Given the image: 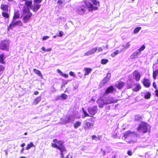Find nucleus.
<instances>
[{
    "label": "nucleus",
    "mask_w": 158,
    "mask_h": 158,
    "mask_svg": "<svg viewBox=\"0 0 158 158\" xmlns=\"http://www.w3.org/2000/svg\"><path fill=\"white\" fill-rule=\"evenodd\" d=\"M63 34V32L62 31H60L59 32V35H58L57 36L58 37H61L62 36Z\"/></svg>",
    "instance_id": "nucleus-47"
},
{
    "label": "nucleus",
    "mask_w": 158,
    "mask_h": 158,
    "mask_svg": "<svg viewBox=\"0 0 158 158\" xmlns=\"http://www.w3.org/2000/svg\"><path fill=\"white\" fill-rule=\"evenodd\" d=\"M103 151V155L104 156L106 154V152L104 151V150L102 151Z\"/></svg>",
    "instance_id": "nucleus-62"
},
{
    "label": "nucleus",
    "mask_w": 158,
    "mask_h": 158,
    "mask_svg": "<svg viewBox=\"0 0 158 158\" xmlns=\"http://www.w3.org/2000/svg\"><path fill=\"white\" fill-rule=\"evenodd\" d=\"M97 49H98V52H101L103 50V49L101 47H99Z\"/></svg>",
    "instance_id": "nucleus-50"
},
{
    "label": "nucleus",
    "mask_w": 158,
    "mask_h": 158,
    "mask_svg": "<svg viewBox=\"0 0 158 158\" xmlns=\"http://www.w3.org/2000/svg\"><path fill=\"white\" fill-rule=\"evenodd\" d=\"M82 111L85 115V117L89 116V115L87 114V112L83 108H82Z\"/></svg>",
    "instance_id": "nucleus-43"
},
{
    "label": "nucleus",
    "mask_w": 158,
    "mask_h": 158,
    "mask_svg": "<svg viewBox=\"0 0 158 158\" xmlns=\"http://www.w3.org/2000/svg\"><path fill=\"white\" fill-rule=\"evenodd\" d=\"M145 48V46L144 45H143L139 49L137 50L136 51H138L140 54L141 52L142 51H143Z\"/></svg>",
    "instance_id": "nucleus-38"
},
{
    "label": "nucleus",
    "mask_w": 158,
    "mask_h": 158,
    "mask_svg": "<svg viewBox=\"0 0 158 158\" xmlns=\"http://www.w3.org/2000/svg\"><path fill=\"white\" fill-rule=\"evenodd\" d=\"M108 60L106 59H102L101 60V64H106L108 62Z\"/></svg>",
    "instance_id": "nucleus-40"
},
{
    "label": "nucleus",
    "mask_w": 158,
    "mask_h": 158,
    "mask_svg": "<svg viewBox=\"0 0 158 158\" xmlns=\"http://www.w3.org/2000/svg\"><path fill=\"white\" fill-rule=\"evenodd\" d=\"M134 134V133L133 132H132L130 131H127L124 134V136L125 138L126 139L129 136H131Z\"/></svg>",
    "instance_id": "nucleus-26"
},
{
    "label": "nucleus",
    "mask_w": 158,
    "mask_h": 158,
    "mask_svg": "<svg viewBox=\"0 0 158 158\" xmlns=\"http://www.w3.org/2000/svg\"><path fill=\"white\" fill-rule=\"evenodd\" d=\"M9 44L10 42L8 40H6L1 41L0 43V49L2 50L8 51Z\"/></svg>",
    "instance_id": "nucleus-5"
},
{
    "label": "nucleus",
    "mask_w": 158,
    "mask_h": 158,
    "mask_svg": "<svg viewBox=\"0 0 158 158\" xmlns=\"http://www.w3.org/2000/svg\"><path fill=\"white\" fill-rule=\"evenodd\" d=\"M41 99V98L40 96L37 97L33 102L34 104H37L40 101Z\"/></svg>",
    "instance_id": "nucleus-30"
},
{
    "label": "nucleus",
    "mask_w": 158,
    "mask_h": 158,
    "mask_svg": "<svg viewBox=\"0 0 158 158\" xmlns=\"http://www.w3.org/2000/svg\"><path fill=\"white\" fill-rule=\"evenodd\" d=\"M97 49L98 48L97 47H95L92 49H91L89 50L88 51L86 52L84 54V56H87L93 54L96 52Z\"/></svg>",
    "instance_id": "nucleus-9"
},
{
    "label": "nucleus",
    "mask_w": 158,
    "mask_h": 158,
    "mask_svg": "<svg viewBox=\"0 0 158 158\" xmlns=\"http://www.w3.org/2000/svg\"><path fill=\"white\" fill-rule=\"evenodd\" d=\"M57 3L59 4H61L62 3V2L61 0H59L58 2Z\"/></svg>",
    "instance_id": "nucleus-56"
},
{
    "label": "nucleus",
    "mask_w": 158,
    "mask_h": 158,
    "mask_svg": "<svg viewBox=\"0 0 158 158\" xmlns=\"http://www.w3.org/2000/svg\"><path fill=\"white\" fill-rule=\"evenodd\" d=\"M141 27H136L135 28L133 31V33L134 34H136L138 33L139 31L141 29Z\"/></svg>",
    "instance_id": "nucleus-39"
},
{
    "label": "nucleus",
    "mask_w": 158,
    "mask_h": 158,
    "mask_svg": "<svg viewBox=\"0 0 158 158\" xmlns=\"http://www.w3.org/2000/svg\"><path fill=\"white\" fill-rule=\"evenodd\" d=\"M85 129L86 130H88L91 128V127L94 126V124L90 122H87L85 124Z\"/></svg>",
    "instance_id": "nucleus-20"
},
{
    "label": "nucleus",
    "mask_w": 158,
    "mask_h": 158,
    "mask_svg": "<svg viewBox=\"0 0 158 158\" xmlns=\"http://www.w3.org/2000/svg\"><path fill=\"white\" fill-rule=\"evenodd\" d=\"M152 85H153V86L155 89H156L157 86L156 85V83L155 82H153Z\"/></svg>",
    "instance_id": "nucleus-51"
},
{
    "label": "nucleus",
    "mask_w": 158,
    "mask_h": 158,
    "mask_svg": "<svg viewBox=\"0 0 158 158\" xmlns=\"http://www.w3.org/2000/svg\"><path fill=\"white\" fill-rule=\"evenodd\" d=\"M6 58V57L3 54L0 55V62L2 64H4V60Z\"/></svg>",
    "instance_id": "nucleus-27"
},
{
    "label": "nucleus",
    "mask_w": 158,
    "mask_h": 158,
    "mask_svg": "<svg viewBox=\"0 0 158 158\" xmlns=\"http://www.w3.org/2000/svg\"><path fill=\"white\" fill-rule=\"evenodd\" d=\"M4 69V67L2 65H0V72Z\"/></svg>",
    "instance_id": "nucleus-48"
},
{
    "label": "nucleus",
    "mask_w": 158,
    "mask_h": 158,
    "mask_svg": "<svg viewBox=\"0 0 158 158\" xmlns=\"http://www.w3.org/2000/svg\"><path fill=\"white\" fill-rule=\"evenodd\" d=\"M25 143H22V144L21 145V147H23L24 146H25Z\"/></svg>",
    "instance_id": "nucleus-59"
},
{
    "label": "nucleus",
    "mask_w": 158,
    "mask_h": 158,
    "mask_svg": "<svg viewBox=\"0 0 158 158\" xmlns=\"http://www.w3.org/2000/svg\"><path fill=\"white\" fill-rule=\"evenodd\" d=\"M122 51H123V49H121L120 51L117 50L115 52H114L111 54V56L112 57H114L115 56L120 53Z\"/></svg>",
    "instance_id": "nucleus-31"
},
{
    "label": "nucleus",
    "mask_w": 158,
    "mask_h": 158,
    "mask_svg": "<svg viewBox=\"0 0 158 158\" xmlns=\"http://www.w3.org/2000/svg\"><path fill=\"white\" fill-rule=\"evenodd\" d=\"M143 83L144 85L147 88L149 87L150 85V82L149 80L147 78L144 79Z\"/></svg>",
    "instance_id": "nucleus-17"
},
{
    "label": "nucleus",
    "mask_w": 158,
    "mask_h": 158,
    "mask_svg": "<svg viewBox=\"0 0 158 158\" xmlns=\"http://www.w3.org/2000/svg\"><path fill=\"white\" fill-rule=\"evenodd\" d=\"M125 85V83L123 82H118L116 84L117 87L119 89H122Z\"/></svg>",
    "instance_id": "nucleus-23"
},
{
    "label": "nucleus",
    "mask_w": 158,
    "mask_h": 158,
    "mask_svg": "<svg viewBox=\"0 0 158 158\" xmlns=\"http://www.w3.org/2000/svg\"><path fill=\"white\" fill-rule=\"evenodd\" d=\"M42 49L43 51H46V49L44 47H43Z\"/></svg>",
    "instance_id": "nucleus-60"
},
{
    "label": "nucleus",
    "mask_w": 158,
    "mask_h": 158,
    "mask_svg": "<svg viewBox=\"0 0 158 158\" xmlns=\"http://www.w3.org/2000/svg\"><path fill=\"white\" fill-rule=\"evenodd\" d=\"M155 94L156 96L158 97V90L156 89V90Z\"/></svg>",
    "instance_id": "nucleus-54"
},
{
    "label": "nucleus",
    "mask_w": 158,
    "mask_h": 158,
    "mask_svg": "<svg viewBox=\"0 0 158 158\" xmlns=\"http://www.w3.org/2000/svg\"><path fill=\"white\" fill-rule=\"evenodd\" d=\"M149 126L145 123H142L137 128V131L141 133H146L149 131Z\"/></svg>",
    "instance_id": "nucleus-4"
},
{
    "label": "nucleus",
    "mask_w": 158,
    "mask_h": 158,
    "mask_svg": "<svg viewBox=\"0 0 158 158\" xmlns=\"http://www.w3.org/2000/svg\"><path fill=\"white\" fill-rule=\"evenodd\" d=\"M42 0H34V3H40L42 2Z\"/></svg>",
    "instance_id": "nucleus-44"
},
{
    "label": "nucleus",
    "mask_w": 158,
    "mask_h": 158,
    "mask_svg": "<svg viewBox=\"0 0 158 158\" xmlns=\"http://www.w3.org/2000/svg\"><path fill=\"white\" fill-rule=\"evenodd\" d=\"M114 89V87L113 86H111L110 87L106 89L104 95H105L106 94H108L110 93H112Z\"/></svg>",
    "instance_id": "nucleus-19"
},
{
    "label": "nucleus",
    "mask_w": 158,
    "mask_h": 158,
    "mask_svg": "<svg viewBox=\"0 0 158 158\" xmlns=\"http://www.w3.org/2000/svg\"><path fill=\"white\" fill-rule=\"evenodd\" d=\"M97 49L98 48L97 47H95L92 49H91L89 50L88 51L86 52L84 54V56H87L93 54L96 52Z\"/></svg>",
    "instance_id": "nucleus-10"
},
{
    "label": "nucleus",
    "mask_w": 158,
    "mask_h": 158,
    "mask_svg": "<svg viewBox=\"0 0 158 158\" xmlns=\"http://www.w3.org/2000/svg\"><path fill=\"white\" fill-rule=\"evenodd\" d=\"M35 146L33 145V143L31 142L30 143L27 144V147L26 148V149L28 150L31 147Z\"/></svg>",
    "instance_id": "nucleus-34"
},
{
    "label": "nucleus",
    "mask_w": 158,
    "mask_h": 158,
    "mask_svg": "<svg viewBox=\"0 0 158 158\" xmlns=\"http://www.w3.org/2000/svg\"><path fill=\"white\" fill-rule=\"evenodd\" d=\"M20 158H26V157L24 156H21Z\"/></svg>",
    "instance_id": "nucleus-64"
},
{
    "label": "nucleus",
    "mask_w": 158,
    "mask_h": 158,
    "mask_svg": "<svg viewBox=\"0 0 158 158\" xmlns=\"http://www.w3.org/2000/svg\"><path fill=\"white\" fill-rule=\"evenodd\" d=\"M96 136L95 135H93L92 136V139H95L96 138Z\"/></svg>",
    "instance_id": "nucleus-57"
},
{
    "label": "nucleus",
    "mask_w": 158,
    "mask_h": 158,
    "mask_svg": "<svg viewBox=\"0 0 158 158\" xmlns=\"http://www.w3.org/2000/svg\"><path fill=\"white\" fill-rule=\"evenodd\" d=\"M141 119V117H140L136 116L135 118V120H140Z\"/></svg>",
    "instance_id": "nucleus-52"
},
{
    "label": "nucleus",
    "mask_w": 158,
    "mask_h": 158,
    "mask_svg": "<svg viewBox=\"0 0 158 158\" xmlns=\"http://www.w3.org/2000/svg\"><path fill=\"white\" fill-rule=\"evenodd\" d=\"M82 4L84 3L85 5L87 8H88L89 11H91L93 10H97L98 8L97 6H94L93 5L89 2L84 1L82 2Z\"/></svg>",
    "instance_id": "nucleus-6"
},
{
    "label": "nucleus",
    "mask_w": 158,
    "mask_h": 158,
    "mask_svg": "<svg viewBox=\"0 0 158 158\" xmlns=\"http://www.w3.org/2000/svg\"><path fill=\"white\" fill-rule=\"evenodd\" d=\"M111 77V74L110 73H108L106 77L104 78V79L102 81L101 83L103 85H104L106 83L109 81L110 78Z\"/></svg>",
    "instance_id": "nucleus-14"
},
{
    "label": "nucleus",
    "mask_w": 158,
    "mask_h": 158,
    "mask_svg": "<svg viewBox=\"0 0 158 158\" xmlns=\"http://www.w3.org/2000/svg\"><path fill=\"white\" fill-rule=\"evenodd\" d=\"M133 83V81L131 79H129L127 80V88L128 89L131 88L132 87Z\"/></svg>",
    "instance_id": "nucleus-22"
},
{
    "label": "nucleus",
    "mask_w": 158,
    "mask_h": 158,
    "mask_svg": "<svg viewBox=\"0 0 158 158\" xmlns=\"http://www.w3.org/2000/svg\"><path fill=\"white\" fill-rule=\"evenodd\" d=\"M92 69H91L89 68H85V73L84 74L85 76L87 75L90 73L92 71Z\"/></svg>",
    "instance_id": "nucleus-32"
},
{
    "label": "nucleus",
    "mask_w": 158,
    "mask_h": 158,
    "mask_svg": "<svg viewBox=\"0 0 158 158\" xmlns=\"http://www.w3.org/2000/svg\"><path fill=\"white\" fill-rule=\"evenodd\" d=\"M51 48H49L47 49V50H46V51L48 52V51H51Z\"/></svg>",
    "instance_id": "nucleus-58"
},
{
    "label": "nucleus",
    "mask_w": 158,
    "mask_h": 158,
    "mask_svg": "<svg viewBox=\"0 0 158 158\" xmlns=\"http://www.w3.org/2000/svg\"><path fill=\"white\" fill-rule=\"evenodd\" d=\"M81 125V123L79 121H77L73 125L74 127L76 129L79 127H80Z\"/></svg>",
    "instance_id": "nucleus-35"
},
{
    "label": "nucleus",
    "mask_w": 158,
    "mask_h": 158,
    "mask_svg": "<svg viewBox=\"0 0 158 158\" xmlns=\"http://www.w3.org/2000/svg\"><path fill=\"white\" fill-rule=\"evenodd\" d=\"M8 6L6 5L2 4L1 6V9L3 10L8 12Z\"/></svg>",
    "instance_id": "nucleus-24"
},
{
    "label": "nucleus",
    "mask_w": 158,
    "mask_h": 158,
    "mask_svg": "<svg viewBox=\"0 0 158 158\" xmlns=\"http://www.w3.org/2000/svg\"><path fill=\"white\" fill-rule=\"evenodd\" d=\"M40 5L38 3H34L31 7V9L34 12L37 11L40 7Z\"/></svg>",
    "instance_id": "nucleus-13"
},
{
    "label": "nucleus",
    "mask_w": 158,
    "mask_h": 158,
    "mask_svg": "<svg viewBox=\"0 0 158 158\" xmlns=\"http://www.w3.org/2000/svg\"><path fill=\"white\" fill-rule=\"evenodd\" d=\"M95 99L92 98L89 101V103H91V102H94L95 101Z\"/></svg>",
    "instance_id": "nucleus-53"
},
{
    "label": "nucleus",
    "mask_w": 158,
    "mask_h": 158,
    "mask_svg": "<svg viewBox=\"0 0 158 158\" xmlns=\"http://www.w3.org/2000/svg\"><path fill=\"white\" fill-rule=\"evenodd\" d=\"M49 38V37L48 36H44L43 37L42 40H46L47 39H48Z\"/></svg>",
    "instance_id": "nucleus-46"
},
{
    "label": "nucleus",
    "mask_w": 158,
    "mask_h": 158,
    "mask_svg": "<svg viewBox=\"0 0 158 158\" xmlns=\"http://www.w3.org/2000/svg\"><path fill=\"white\" fill-rule=\"evenodd\" d=\"M133 78L136 81H139L140 78V74L137 71H135L133 73Z\"/></svg>",
    "instance_id": "nucleus-11"
},
{
    "label": "nucleus",
    "mask_w": 158,
    "mask_h": 158,
    "mask_svg": "<svg viewBox=\"0 0 158 158\" xmlns=\"http://www.w3.org/2000/svg\"><path fill=\"white\" fill-rule=\"evenodd\" d=\"M57 71L58 73L60 74V75L66 78H67L68 77V75L65 73H64L62 72H61L60 69H58L57 70Z\"/></svg>",
    "instance_id": "nucleus-28"
},
{
    "label": "nucleus",
    "mask_w": 158,
    "mask_h": 158,
    "mask_svg": "<svg viewBox=\"0 0 158 158\" xmlns=\"http://www.w3.org/2000/svg\"><path fill=\"white\" fill-rule=\"evenodd\" d=\"M66 158H72L71 156H69V155H68Z\"/></svg>",
    "instance_id": "nucleus-61"
},
{
    "label": "nucleus",
    "mask_w": 158,
    "mask_h": 158,
    "mask_svg": "<svg viewBox=\"0 0 158 158\" xmlns=\"http://www.w3.org/2000/svg\"><path fill=\"white\" fill-rule=\"evenodd\" d=\"M74 118L72 116H67L64 120V123H69L74 121Z\"/></svg>",
    "instance_id": "nucleus-15"
},
{
    "label": "nucleus",
    "mask_w": 158,
    "mask_h": 158,
    "mask_svg": "<svg viewBox=\"0 0 158 158\" xmlns=\"http://www.w3.org/2000/svg\"><path fill=\"white\" fill-rule=\"evenodd\" d=\"M8 12H2V15L3 17L6 18H8L9 17V15L7 13Z\"/></svg>",
    "instance_id": "nucleus-36"
},
{
    "label": "nucleus",
    "mask_w": 158,
    "mask_h": 158,
    "mask_svg": "<svg viewBox=\"0 0 158 158\" xmlns=\"http://www.w3.org/2000/svg\"><path fill=\"white\" fill-rule=\"evenodd\" d=\"M69 74L71 76L73 77H75V76L74 73L72 71H71L69 73Z\"/></svg>",
    "instance_id": "nucleus-45"
},
{
    "label": "nucleus",
    "mask_w": 158,
    "mask_h": 158,
    "mask_svg": "<svg viewBox=\"0 0 158 158\" xmlns=\"http://www.w3.org/2000/svg\"><path fill=\"white\" fill-rule=\"evenodd\" d=\"M23 19L24 23H26L30 20V18L32 15V14L31 13L29 9L28 8L23 9Z\"/></svg>",
    "instance_id": "nucleus-3"
},
{
    "label": "nucleus",
    "mask_w": 158,
    "mask_h": 158,
    "mask_svg": "<svg viewBox=\"0 0 158 158\" xmlns=\"http://www.w3.org/2000/svg\"><path fill=\"white\" fill-rule=\"evenodd\" d=\"M19 15L18 13H15L13 17V20H15V19L19 18Z\"/></svg>",
    "instance_id": "nucleus-41"
},
{
    "label": "nucleus",
    "mask_w": 158,
    "mask_h": 158,
    "mask_svg": "<svg viewBox=\"0 0 158 158\" xmlns=\"http://www.w3.org/2000/svg\"><path fill=\"white\" fill-rule=\"evenodd\" d=\"M39 93V92L38 91H36L34 92V94L35 95H38V94Z\"/></svg>",
    "instance_id": "nucleus-55"
},
{
    "label": "nucleus",
    "mask_w": 158,
    "mask_h": 158,
    "mask_svg": "<svg viewBox=\"0 0 158 158\" xmlns=\"http://www.w3.org/2000/svg\"><path fill=\"white\" fill-rule=\"evenodd\" d=\"M53 141L54 143H52V146L58 149L60 151L61 157L64 158V155L67 152V151L63 145L64 143L60 140L57 141L56 139H54Z\"/></svg>",
    "instance_id": "nucleus-1"
},
{
    "label": "nucleus",
    "mask_w": 158,
    "mask_h": 158,
    "mask_svg": "<svg viewBox=\"0 0 158 158\" xmlns=\"http://www.w3.org/2000/svg\"><path fill=\"white\" fill-rule=\"evenodd\" d=\"M24 4V6L23 9L26 8H29L31 9V7L32 6V2L31 1H26Z\"/></svg>",
    "instance_id": "nucleus-16"
},
{
    "label": "nucleus",
    "mask_w": 158,
    "mask_h": 158,
    "mask_svg": "<svg viewBox=\"0 0 158 158\" xmlns=\"http://www.w3.org/2000/svg\"><path fill=\"white\" fill-rule=\"evenodd\" d=\"M117 102L118 100L117 99L114 100L113 97H109L106 98L103 97L100 98L98 100L97 103L99 107L102 108L104 105L113 103H116Z\"/></svg>",
    "instance_id": "nucleus-2"
},
{
    "label": "nucleus",
    "mask_w": 158,
    "mask_h": 158,
    "mask_svg": "<svg viewBox=\"0 0 158 158\" xmlns=\"http://www.w3.org/2000/svg\"><path fill=\"white\" fill-rule=\"evenodd\" d=\"M127 153V154L130 156H131L132 155V152L131 151H128Z\"/></svg>",
    "instance_id": "nucleus-49"
},
{
    "label": "nucleus",
    "mask_w": 158,
    "mask_h": 158,
    "mask_svg": "<svg viewBox=\"0 0 158 158\" xmlns=\"http://www.w3.org/2000/svg\"><path fill=\"white\" fill-rule=\"evenodd\" d=\"M129 43L130 42H128L126 43V45H123L122 46L123 48L122 49H123V52L126 49L128 48H129L130 46V44Z\"/></svg>",
    "instance_id": "nucleus-29"
},
{
    "label": "nucleus",
    "mask_w": 158,
    "mask_h": 158,
    "mask_svg": "<svg viewBox=\"0 0 158 158\" xmlns=\"http://www.w3.org/2000/svg\"><path fill=\"white\" fill-rule=\"evenodd\" d=\"M140 53L137 51L134 52L130 56V58L131 59H133L137 58L138 57V55H140Z\"/></svg>",
    "instance_id": "nucleus-21"
},
{
    "label": "nucleus",
    "mask_w": 158,
    "mask_h": 158,
    "mask_svg": "<svg viewBox=\"0 0 158 158\" xmlns=\"http://www.w3.org/2000/svg\"><path fill=\"white\" fill-rule=\"evenodd\" d=\"M67 98V96L64 94H62L60 96H58L56 97V100H63L66 99Z\"/></svg>",
    "instance_id": "nucleus-18"
},
{
    "label": "nucleus",
    "mask_w": 158,
    "mask_h": 158,
    "mask_svg": "<svg viewBox=\"0 0 158 158\" xmlns=\"http://www.w3.org/2000/svg\"><path fill=\"white\" fill-rule=\"evenodd\" d=\"M15 25L21 26L22 25V23L20 21H15V20H13L12 23L10 24L9 27L10 28H11L12 27H14Z\"/></svg>",
    "instance_id": "nucleus-12"
},
{
    "label": "nucleus",
    "mask_w": 158,
    "mask_h": 158,
    "mask_svg": "<svg viewBox=\"0 0 158 158\" xmlns=\"http://www.w3.org/2000/svg\"><path fill=\"white\" fill-rule=\"evenodd\" d=\"M52 91L53 92L56 91L54 87H53V89H52Z\"/></svg>",
    "instance_id": "nucleus-63"
},
{
    "label": "nucleus",
    "mask_w": 158,
    "mask_h": 158,
    "mask_svg": "<svg viewBox=\"0 0 158 158\" xmlns=\"http://www.w3.org/2000/svg\"><path fill=\"white\" fill-rule=\"evenodd\" d=\"M88 111L89 114L92 115H94L98 111V107L95 106L92 107H90L88 108Z\"/></svg>",
    "instance_id": "nucleus-8"
},
{
    "label": "nucleus",
    "mask_w": 158,
    "mask_h": 158,
    "mask_svg": "<svg viewBox=\"0 0 158 158\" xmlns=\"http://www.w3.org/2000/svg\"><path fill=\"white\" fill-rule=\"evenodd\" d=\"M86 7L84 5H81L77 7L76 12L77 13L80 15H82L85 13L86 11Z\"/></svg>",
    "instance_id": "nucleus-7"
},
{
    "label": "nucleus",
    "mask_w": 158,
    "mask_h": 158,
    "mask_svg": "<svg viewBox=\"0 0 158 158\" xmlns=\"http://www.w3.org/2000/svg\"><path fill=\"white\" fill-rule=\"evenodd\" d=\"M135 87L133 89V90L135 91H138L141 89V87L139 83H137L135 84Z\"/></svg>",
    "instance_id": "nucleus-25"
},
{
    "label": "nucleus",
    "mask_w": 158,
    "mask_h": 158,
    "mask_svg": "<svg viewBox=\"0 0 158 158\" xmlns=\"http://www.w3.org/2000/svg\"><path fill=\"white\" fill-rule=\"evenodd\" d=\"M151 94L149 92H146L144 94V98L146 99H149L150 98Z\"/></svg>",
    "instance_id": "nucleus-37"
},
{
    "label": "nucleus",
    "mask_w": 158,
    "mask_h": 158,
    "mask_svg": "<svg viewBox=\"0 0 158 158\" xmlns=\"http://www.w3.org/2000/svg\"><path fill=\"white\" fill-rule=\"evenodd\" d=\"M91 2H93L95 5H97L99 4V2L96 0H91Z\"/></svg>",
    "instance_id": "nucleus-42"
},
{
    "label": "nucleus",
    "mask_w": 158,
    "mask_h": 158,
    "mask_svg": "<svg viewBox=\"0 0 158 158\" xmlns=\"http://www.w3.org/2000/svg\"><path fill=\"white\" fill-rule=\"evenodd\" d=\"M33 71L35 72V73L38 75L40 77H42L43 76L41 74V72H40V71L37 70L36 69H33Z\"/></svg>",
    "instance_id": "nucleus-33"
}]
</instances>
